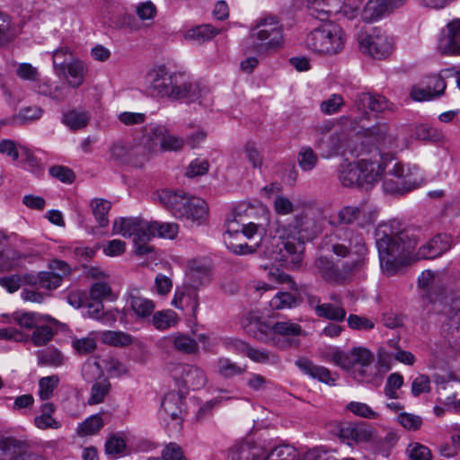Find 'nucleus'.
I'll list each match as a JSON object with an SVG mask.
<instances>
[{
	"mask_svg": "<svg viewBox=\"0 0 460 460\" xmlns=\"http://www.w3.org/2000/svg\"><path fill=\"white\" fill-rule=\"evenodd\" d=\"M377 217L375 209L365 203L358 206H346L341 208L336 215L330 217L329 224L332 226L350 225L356 223L360 227L374 224Z\"/></svg>",
	"mask_w": 460,
	"mask_h": 460,
	"instance_id": "obj_9",
	"label": "nucleus"
},
{
	"mask_svg": "<svg viewBox=\"0 0 460 460\" xmlns=\"http://www.w3.org/2000/svg\"><path fill=\"white\" fill-rule=\"evenodd\" d=\"M162 411L175 420H181L185 412L184 397L179 393H168L162 402Z\"/></svg>",
	"mask_w": 460,
	"mask_h": 460,
	"instance_id": "obj_26",
	"label": "nucleus"
},
{
	"mask_svg": "<svg viewBox=\"0 0 460 460\" xmlns=\"http://www.w3.org/2000/svg\"><path fill=\"white\" fill-rule=\"evenodd\" d=\"M367 137L375 141L379 148H391L395 145L396 138L389 133L386 124H377L367 129Z\"/></svg>",
	"mask_w": 460,
	"mask_h": 460,
	"instance_id": "obj_34",
	"label": "nucleus"
},
{
	"mask_svg": "<svg viewBox=\"0 0 460 460\" xmlns=\"http://www.w3.org/2000/svg\"><path fill=\"white\" fill-rule=\"evenodd\" d=\"M295 364L304 374L329 385H334L338 378V376L332 375L328 368L315 365L307 358H299Z\"/></svg>",
	"mask_w": 460,
	"mask_h": 460,
	"instance_id": "obj_21",
	"label": "nucleus"
},
{
	"mask_svg": "<svg viewBox=\"0 0 460 460\" xmlns=\"http://www.w3.org/2000/svg\"><path fill=\"white\" fill-rule=\"evenodd\" d=\"M102 340L104 343L111 346L125 347L132 343L131 335L123 332L106 331L102 334Z\"/></svg>",
	"mask_w": 460,
	"mask_h": 460,
	"instance_id": "obj_56",
	"label": "nucleus"
},
{
	"mask_svg": "<svg viewBox=\"0 0 460 460\" xmlns=\"http://www.w3.org/2000/svg\"><path fill=\"white\" fill-rule=\"evenodd\" d=\"M103 425V420L99 414L92 415L78 426L77 434L81 437L94 435Z\"/></svg>",
	"mask_w": 460,
	"mask_h": 460,
	"instance_id": "obj_52",
	"label": "nucleus"
},
{
	"mask_svg": "<svg viewBox=\"0 0 460 460\" xmlns=\"http://www.w3.org/2000/svg\"><path fill=\"white\" fill-rule=\"evenodd\" d=\"M298 300L289 292H278L270 300V307L272 310H283L296 306Z\"/></svg>",
	"mask_w": 460,
	"mask_h": 460,
	"instance_id": "obj_51",
	"label": "nucleus"
},
{
	"mask_svg": "<svg viewBox=\"0 0 460 460\" xmlns=\"http://www.w3.org/2000/svg\"><path fill=\"white\" fill-rule=\"evenodd\" d=\"M363 260L357 259L350 262L344 263L341 267L335 264L327 257H319L314 261V268L323 279L331 284H344L348 281L352 273L362 267Z\"/></svg>",
	"mask_w": 460,
	"mask_h": 460,
	"instance_id": "obj_7",
	"label": "nucleus"
},
{
	"mask_svg": "<svg viewBox=\"0 0 460 460\" xmlns=\"http://www.w3.org/2000/svg\"><path fill=\"white\" fill-rule=\"evenodd\" d=\"M148 221L140 217H119L113 222L112 233L125 238L134 237V243L147 241Z\"/></svg>",
	"mask_w": 460,
	"mask_h": 460,
	"instance_id": "obj_14",
	"label": "nucleus"
},
{
	"mask_svg": "<svg viewBox=\"0 0 460 460\" xmlns=\"http://www.w3.org/2000/svg\"><path fill=\"white\" fill-rule=\"evenodd\" d=\"M111 155L114 159L129 162L133 156H141L140 148L134 147L130 150L121 143L114 144L111 148Z\"/></svg>",
	"mask_w": 460,
	"mask_h": 460,
	"instance_id": "obj_61",
	"label": "nucleus"
},
{
	"mask_svg": "<svg viewBox=\"0 0 460 460\" xmlns=\"http://www.w3.org/2000/svg\"><path fill=\"white\" fill-rule=\"evenodd\" d=\"M318 317L325 318L330 321L342 322L346 318V310L342 306L335 305L331 303H324L319 308Z\"/></svg>",
	"mask_w": 460,
	"mask_h": 460,
	"instance_id": "obj_54",
	"label": "nucleus"
},
{
	"mask_svg": "<svg viewBox=\"0 0 460 460\" xmlns=\"http://www.w3.org/2000/svg\"><path fill=\"white\" fill-rule=\"evenodd\" d=\"M158 199L161 204L189 227L199 226L208 219V204L200 198L188 196L181 190H164L158 193Z\"/></svg>",
	"mask_w": 460,
	"mask_h": 460,
	"instance_id": "obj_4",
	"label": "nucleus"
},
{
	"mask_svg": "<svg viewBox=\"0 0 460 460\" xmlns=\"http://www.w3.org/2000/svg\"><path fill=\"white\" fill-rule=\"evenodd\" d=\"M349 233L350 234L349 246L343 243H334L332 246V252L337 256L344 258L352 251L359 257L358 259H362L364 261L367 250L363 236L351 231H349Z\"/></svg>",
	"mask_w": 460,
	"mask_h": 460,
	"instance_id": "obj_23",
	"label": "nucleus"
},
{
	"mask_svg": "<svg viewBox=\"0 0 460 460\" xmlns=\"http://www.w3.org/2000/svg\"><path fill=\"white\" fill-rule=\"evenodd\" d=\"M26 255L11 248L0 251V271H11L23 267Z\"/></svg>",
	"mask_w": 460,
	"mask_h": 460,
	"instance_id": "obj_35",
	"label": "nucleus"
},
{
	"mask_svg": "<svg viewBox=\"0 0 460 460\" xmlns=\"http://www.w3.org/2000/svg\"><path fill=\"white\" fill-rule=\"evenodd\" d=\"M353 376L359 382L370 383L377 376V368L373 365L375 356L365 347H355L351 349Z\"/></svg>",
	"mask_w": 460,
	"mask_h": 460,
	"instance_id": "obj_11",
	"label": "nucleus"
},
{
	"mask_svg": "<svg viewBox=\"0 0 460 460\" xmlns=\"http://www.w3.org/2000/svg\"><path fill=\"white\" fill-rule=\"evenodd\" d=\"M152 323L155 328L159 331L167 330L177 324V314L171 309L157 311L153 314Z\"/></svg>",
	"mask_w": 460,
	"mask_h": 460,
	"instance_id": "obj_47",
	"label": "nucleus"
},
{
	"mask_svg": "<svg viewBox=\"0 0 460 460\" xmlns=\"http://www.w3.org/2000/svg\"><path fill=\"white\" fill-rule=\"evenodd\" d=\"M438 49L442 54H460V19H455L447 26V31H443Z\"/></svg>",
	"mask_w": 460,
	"mask_h": 460,
	"instance_id": "obj_18",
	"label": "nucleus"
},
{
	"mask_svg": "<svg viewBox=\"0 0 460 460\" xmlns=\"http://www.w3.org/2000/svg\"><path fill=\"white\" fill-rule=\"evenodd\" d=\"M389 12L391 10L382 0H368L361 13V18L366 22H373Z\"/></svg>",
	"mask_w": 460,
	"mask_h": 460,
	"instance_id": "obj_41",
	"label": "nucleus"
},
{
	"mask_svg": "<svg viewBox=\"0 0 460 460\" xmlns=\"http://www.w3.org/2000/svg\"><path fill=\"white\" fill-rule=\"evenodd\" d=\"M220 32L221 30L216 29L210 24H201L188 30L184 37L188 40L202 44L212 40Z\"/></svg>",
	"mask_w": 460,
	"mask_h": 460,
	"instance_id": "obj_37",
	"label": "nucleus"
},
{
	"mask_svg": "<svg viewBox=\"0 0 460 460\" xmlns=\"http://www.w3.org/2000/svg\"><path fill=\"white\" fill-rule=\"evenodd\" d=\"M89 119L90 116L87 112L72 110L63 114L61 121L69 129L75 131L85 128Z\"/></svg>",
	"mask_w": 460,
	"mask_h": 460,
	"instance_id": "obj_42",
	"label": "nucleus"
},
{
	"mask_svg": "<svg viewBox=\"0 0 460 460\" xmlns=\"http://www.w3.org/2000/svg\"><path fill=\"white\" fill-rule=\"evenodd\" d=\"M178 231L179 226L175 223L148 221L147 241L155 236L173 239L177 235Z\"/></svg>",
	"mask_w": 460,
	"mask_h": 460,
	"instance_id": "obj_38",
	"label": "nucleus"
},
{
	"mask_svg": "<svg viewBox=\"0 0 460 460\" xmlns=\"http://www.w3.org/2000/svg\"><path fill=\"white\" fill-rule=\"evenodd\" d=\"M382 272L387 276L398 274L412 261L417 245L414 231L402 227L396 220L381 224L375 232Z\"/></svg>",
	"mask_w": 460,
	"mask_h": 460,
	"instance_id": "obj_1",
	"label": "nucleus"
},
{
	"mask_svg": "<svg viewBox=\"0 0 460 460\" xmlns=\"http://www.w3.org/2000/svg\"><path fill=\"white\" fill-rule=\"evenodd\" d=\"M185 144V140L170 133L166 128V132L161 137L160 148L163 151H179Z\"/></svg>",
	"mask_w": 460,
	"mask_h": 460,
	"instance_id": "obj_62",
	"label": "nucleus"
},
{
	"mask_svg": "<svg viewBox=\"0 0 460 460\" xmlns=\"http://www.w3.org/2000/svg\"><path fill=\"white\" fill-rule=\"evenodd\" d=\"M64 70V73L58 76L64 78L67 84L74 89L79 88L84 84V77L88 72L85 64L77 58L70 61Z\"/></svg>",
	"mask_w": 460,
	"mask_h": 460,
	"instance_id": "obj_24",
	"label": "nucleus"
},
{
	"mask_svg": "<svg viewBox=\"0 0 460 460\" xmlns=\"http://www.w3.org/2000/svg\"><path fill=\"white\" fill-rule=\"evenodd\" d=\"M296 161L302 171L311 172L316 167L319 158L311 146H303L297 153Z\"/></svg>",
	"mask_w": 460,
	"mask_h": 460,
	"instance_id": "obj_45",
	"label": "nucleus"
},
{
	"mask_svg": "<svg viewBox=\"0 0 460 460\" xmlns=\"http://www.w3.org/2000/svg\"><path fill=\"white\" fill-rule=\"evenodd\" d=\"M147 90L153 96H167L189 102L199 101L208 94V90L192 81L186 73H169L164 66L151 69L146 77Z\"/></svg>",
	"mask_w": 460,
	"mask_h": 460,
	"instance_id": "obj_2",
	"label": "nucleus"
},
{
	"mask_svg": "<svg viewBox=\"0 0 460 460\" xmlns=\"http://www.w3.org/2000/svg\"><path fill=\"white\" fill-rule=\"evenodd\" d=\"M13 321L22 328L33 330L37 324L43 321H50L49 316H42L36 313L15 312L12 315Z\"/></svg>",
	"mask_w": 460,
	"mask_h": 460,
	"instance_id": "obj_44",
	"label": "nucleus"
},
{
	"mask_svg": "<svg viewBox=\"0 0 460 460\" xmlns=\"http://www.w3.org/2000/svg\"><path fill=\"white\" fill-rule=\"evenodd\" d=\"M250 40H257L260 47L276 48L283 41V30L275 16L260 18L250 31Z\"/></svg>",
	"mask_w": 460,
	"mask_h": 460,
	"instance_id": "obj_8",
	"label": "nucleus"
},
{
	"mask_svg": "<svg viewBox=\"0 0 460 460\" xmlns=\"http://www.w3.org/2000/svg\"><path fill=\"white\" fill-rule=\"evenodd\" d=\"M354 108L363 117L369 112H383L392 110L393 104L383 95L369 92L357 93L353 98Z\"/></svg>",
	"mask_w": 460,
	"mask_h": 460,
	"instance_id": "obj_16",
	"label": "nucleus"
},
{
	"mask_svg": "<svg viewBox=\"0 0 460 460\" xmlns=\"http://www.w3.org/2000/svg\"><path fill=\"white\" fill-rule=\"evenodd\" d=\"M273 335H279L283 337H295L302 332V327L290 321H279L272 324Z\"/></svg>",
	"mask_w": 460,
	"mask_h": 460,
	"instance_id": "obj_53",
	"label": "nucleus"
},
{
	"mask_svg": "<svg viewBox=\"0 0 460 460\" xmlns=\"http://www.w3.org/2000/svg\"><path fill=\"white\" fill-rule=\"evenodd\" d=\"M247 332L251 333L256 340L269 343L273 341L272 325L256 320L247 326Z\"/></svg>",
	"mask_w": 460,
	"mask_h": 460,
	"instance_id": "obj_46",
	"label": "nucleus"
},
{
	"mask_svg": "<svg viewBox=\"0 0 460 460\" xmlns=\"http://www.w3.org/2000/svg\"><path fill=\"white\" fill-rule=\"evenodd\" d=\"M169 371L178 384L194 390L204 386L207 382L204 371L194 365L173 363L169 366Z\"/></svg>",
	"mask_w": 460,
	"mask_h": 460,
	"instance_id": "obj_13",
	"label": "nucleus"
},
{
	"mask_svg": "<svg viewBox=\"0 0 460 460\" xmlns=\"http://www.w3.org/2000/svg\"><path fill=\"white\" fill-rule=\"evenodd\" d=\"M452 75L454 68L441 70L438 75L429 76L426 85H413L410 96L416 102L430 101L441 96L447 87L445 80Z\"/></svg>",
	"mask_w": 460,
	"mask_h": 460,
	"instance_id": "obj_10",
	"label": "nucleus"
},
{
	"mask_svg": "<svg viewBox=\"0 0 460 460\" xmlns=\"http://www.w3.org/2000/svg\"><path fill=\"white\" fill-rule=\"evenodd\" d=\"M59 384V377L57 375L41 377L39 381V396L42 401L49 400L54 390Z\"/></svg>",
	"mask_w": 460,
	"mask_h": 460,
	"instance_id": "obj_57",
	"label": "nucleus"
},
{
	"mask_svg": "<svg viewBox=\"0 0 460 460\" xmlns=\"http://www.w3.org/2000/svg\"><path fill=\"white\" fill-rule=\"evenodd\" d=\"M344 32L335 23H326L315 28L306 35L305 47L321 56H332L341 52L344 47Z\"/></svg>",
	"mask_w": 460,
	"mask_h": 460,
	"instance_id": "obj_5",
	"label": "nucleus"
},
{
	"mask_svg": "<svg viewBox=\"0 0 460 460\" xmlns=\"http://www.w3.org/2000/svg\"><path fill=\"white\" fill-rule=\"evenodd\" d=\"M441 333L448 342L460 345V309L450 311L441 326Z\"/></svg>",
	"mask_w": 460,
	"mask_h": 460,
	"instance_id": "obj_25",
	"label": "nucleus"
},
{
	"mask_svg": "<svg viewBox=\"0 0 460 460\" xmlns=\"http://www.w3.org/2000/svg\"><path fill=\"white\" fill-rule=\"evenodd\" d=\"M29 447L25 442L13 438L0 439V460L23 458Z\"/></svg>",
	"mask_w": 460,
	"mask_h": 460,
	"instance_id": "obj_28",
	"label": "nucleus"
},
{
	"mask_svg": "<svg viewBox=\"0 0 460 460\" xmlns=\"http://www.w3.org/2000/svg\"><path fill=\"white\" fill-rule=\"evenodd\" d=\"M166 132V127L157 123H150L143 128V135L140 138L141 158L134 163L136 166H141L149 159V155L155 152L160 145L161 137Z\"/></svg>",
	"mask_w": 460,
	"mask_h": 460,
	"instance_id": "obj_15",
	"label": "nucleus"
},
{
	"mask_svg": "<svg viewBox=\"0 0 460 460\" xmlns=\"http://www.w3.org/2000/svg\"><path fill=\"white\" fill-rule=\"evenodd\" d=\"M321 230L316 211L312 208L296 215L288 226H279L276 233L286 252L283 257L287 260L289 257L293 267H298L303 259L305 242L315 238Z\"/></svg>",
	"mask_w": 460,
	"mask_h": 460,
	"instance_id": "obj_3",
	"label": "nucleus"
},
{
	"mask_svg": "<svg viewBox=\"0 0 460 460\" xmlns=\"http://www.w3.org/2000/svg\"><path fill=\"white\" fill-rule=\"evenodd\" d=\"M75 59L73 53L67 47H61L53 52V66L57 75H61L64 73L65 67L70 61Z\"/></svg>",
	"mask_w": 460,
	"mask_h": 460,
	"instance_id": "obj_50",
	"label": "nucleus"
},
{
	"mask_svg": "<svg viewBox=\"0 0 460 460\" xmlns=\"http://www.w3.org/2000/svg\"><path fill=\"white\" fill-rule=\"evenodd\" d=\"M360 51L375 59H385L394 50V39L381 28L375 27L370 33H359Z\"/></svg>",
	"mask_w": 460,
	"mask_h": 460,
	"instance_id": "obj_6",
	"label": "nucleus"
},
{
	"mask_svg": "<svg viewBox=\"0 0 460 460\" xmlns=\"http://www.w3.org/2000/svg\"><path fill=\"white\" fill-rule=\"evenodd\" d=\"M127 304L137 319H149L154 314L155 304L135 290L128 295Z\"/></svg>",
	"mask_w": 460,
	"mask_h": 460,
	"instance_id": "obj_22",
	"label": "nucleus"
},
{
	"mask_svg": "<svg viewBox=\"0 0 460 460\" xmlns=\"http://www.w3.org/2000/svg\"><path fill=\"white\" fill-rule=\"evenodd\" d=\"M339 436L343 442L351 445L352 442L358 443L368 440L371 434L362 427L345 424L340 428Z\"/></svg>",
	"mask_w": 460,
	"mask_h": 460,
	"instance_id": "obj_36",
	"label": "nucleus"
},
{
	"mask_svg": "<svg viewBox=\"0 0 460 460\" xmlns=\"http://www.w3.org/2000/svg\"><path fill=\"white\" fill-rule=\"evenodd\" d=\"M403 385V376L400 373H392L388 376L384 388L386 397L391 399L400 398L398 390Z\"/></svg>",
	"mask_w": 460,
	"mask_h": 460,
	"instance_id": "obj_58",
	"label": "nucleus"
},
{
	"mask_svg": "<svg viewBox=\"0 0 460 460\" xmlns=\"http://www.w3.org/2000/svg\"><path fill=\"white\" fill-rule=\"evenodd\" d=\"M174 349L184 354H196L199 351L198 341L185 333L177 332L167 338Z\"/></svg>",
	"mask_w": 460,
	"mask_h": 460,
	"instance_id": "obj_39",
	"label": "nucleus"
},
{
	"mask_svg": "<svg viewBox=\"0 0 460 460\" xmlns=\"http://www.w3.org/2000/svg\"><path fill=\"white\" fill-rule=\"evenodd\" d=\"M38 365L58 367L64 364V356L56 348L49 347L36 351Z\"/></svg>",
	"mask_w": 460,
	"mask_h": 460,
	"instance_id": "obj_40",
	"label": "nucleus"
},
{
	"mask_svg": "<svg viewBox=\"0 0 460 460\" xmlns=\"http://www.w3.org/2000/svg\"><path fill=\"white\" fill-rule=\"evenodd\" d=\"M54 336L53 329L43 323L37 324L33 329L31 340L35 346L40 347L49 342Z\"/></svg>",
	"mask_w": 460,
	"mask_h": 460,
	"instance_id": "obj_55",
	"label": "nucleus"
},
{
	"mask_svg": "<svg viewBox=\"0 0 460 460\" xmlns=\"http://www.w3.org/2000/svg\"><path fill=\"white\" fill-rule=\"evenodd\" d=\"M263 456V447L246 442L234 446L228 453L227 460H261Z\"/></svg>",
	"mask_w": 460,
	"mask_h": 460,
	"instance_id": "obj_27",
	"label": "nucleus"
},
{
	"mask_svg": "<svg viewBox=\"0 0 460 460\" xmlns=\"http://www.w3.org/2000/svg\"><path fill=\"white\" fill-rule=\"evenodd\" d=\"M172 305L181 310L188 309L195 314L199 309V295L197 288L189 285L177 287Z\"/></svg>",
	"mask_w": 460,
	"mask_h": 460,
	"instance_id": "obj_20",
	"label": "nucleus"
},
{
	"mask_svg": "<svg viewBox=\"0 0 460 460\" xmlns=\"http://www.w3.org/2000/svg\"><path fill=\"white\" fill-rule=\"evenodd\" d=\"M299 453L292 446L280 445L270 449L269 452L264 450V456L261 460H298Z\"/></svg>",
	"mask_w": 460,
	"mask_h": 460,
	"instance_id": "obj_43",
	"label": "nucleus"
},
{
	"mask_svg": "<svg viewBox=\"0 0 460 460\" xmlns=\"http://www.w3.org/2000/svg\"><path fill=\"white\" fill-rule=\"evenodd\" d=\"M218 373L225 378L240 376L245 372V367L238 366L227 358H220L217 361Z\"/></svg>",
	"mask_w": 460,
	"mask_h": 460,
	"instance_id": "obj_59",
	"label": "nucleus"
},
{
	"mask_svg": "<svg viewBox=\"0 0 460 460\" xmlns=\"http://www.w3.org/2000/svg\"><path fill=\"white\" fill-rule=\"evenodd\" d=\"M351 350L349 352H345L339 349H332L327 355V360L332 361L336 366L341 367L344 369L352 368V361H351Z\"/></svg>",
	"mask_w": 460,
	"mask_h": 460,
	"instance_id": "obj_63",
	"label": "nucleus"
},
{
	"mask_svg": "<svg viewBox=\"0 0 460 460\" xmlns=\"http://www.w3.org/2000/svg\"><path fill=\"white\" fill-rule=\"evenodd\" d=\"M31 89L35 93L57 102H62L67 96V89L64 84H53L49 80H39L37 83L33 84Z\"/></svg>",
	"mask_w": 460,
	"mask_h": 460,
	"instance_id": "obj_33",
	"label": "nucleus"
},
{
	"mask_svg": "<svg viewBox=\"0 0 460 460\" xmlns=\"http://www.w3.org/2000/svg\"><path fill=\"white\" fill-rule=\"evenodd\" d=\"M251 360L260 364H277L279 357L267 349H260L250 347L247 355Z\"/></svg>",
	"mask_w": 460,
	"mask_h": 460,
	"instance_id": "obj_60",
	"label": "nucleus"
},
{
	"mask_svg": "<svg viewBox=\"0 0 460 460\" xmlns=\"http://www.w3.org/2000/svg\"><path fill=\"white\" fill-rule=\"evenodd\" d=\"M305 2L310 15L320 21H325L338 13L337 0H305Z\"/></svg>",
	"mask_w": 460,
	"mask_h": 460,
	"instance_id": "obj_29",
	"label": "nucleus"
},
{
	"mask_svg": "<svg viewBox=\"0 0 460 460\" xmlns=\"http://www.w3.org/2000/svg\"><path fill=\"white\" fill-rule=\"evenodd\" d=\"M406 453L411 460H431V452L424 445L420 443H411Z\"/></svg>",
	"mask_w": 460,
	"mask_h": 460,
	"instance_id": "obj_64",
	"label": "nucleus"
},
{
	"mask_svg": "<svg viewBox=\"0 0 460 460\" xmlns=\"http://www.w3.org/2000/svg\"><path fill=\"white\" fill-rule=\"evenodd\" d=\"M450 247V236L445 234H440L431 238L425 244L421 245L415 255V259H435L447 252Z\"/></svg>",
	"mask_w": 460,
	"mask_h": 460,
	"instance_id": "obj_19",
	"label": "nucleus"
},
{
	"mask_svg": "<svg viewBox=\"0 0 460 460\" xmlns=\"http://www.w3.org/2000/svg\"><path fill=\"white\" fill-rule=\"evenodd\" d=\"M359 174L360 172L357 169L356 164L350 163L347 159L343 160L337 169L338 180L346 188H360Z\"/></svg>",
	"mask_w": 460,
	"mask_h": 460,
	"instance_id": "obj_30",
	"label": "nucleus"
},
{
	"mask_svg": "<svg viewBox=\"0 0 460 460\" xmlns=\"http://www.w3.org/2000/svg\"><path fill=\"white\" fill-rule=\"evenodd\" d=\"M378 160L360 159L356 164L357 169L360 172V188H369L376 183L384 173L387 162L393 160V156L378 153Z\"/></svg>",
	"mask_w": 460,
	"mask_h": 460,
	"instance_id": "obj_12",
	"label": "nucleus"
},
{
	"mask_svg": "<svg viewBox=\"0 0 460 460\" xmlns=\"http://www.w3.org/2000/svg\"><path fill=\"white\" fill-rule=\"evenodd\" d=\"M110 390L111 383L108 378L102 377L96 380L91 388L88 404L94 405L102 402Z\"/></svg>",
	"mask_w": 460,
	"mask_h": 460,
	"instance_id": "obj_48",
	"label": "nucleus"
},
{
	"mask_svg": "<svg viewBox=\"0 0 460 460\" xmlns=\"http://www.w3.org/2000/svg\"><path fill=\"white\" fill-rule=\"evenodd\" d=\"M345 137L341 131H333L329 136L328 138L319 137L315 141V146L322 150L323 157H332L337 155L342 146V142Z\"/></svg>",
	"mask_w": 460,
	"mask_h": 460,
	"instance_id": "obj_31",
	"label": "nucleus"
},
{
	"mask_svg": "<svg viewBox=\"0 0 460 460\" xmlns=\"http://www.w3.org/2000/svg\"><path fill=\"white\" fill-rule=\"evenodd\" d=\"M420 168L417 165L395 163L388 171V175L401 181L404 190L408 191L419 187L422 183V178L419 175Z\"/></svg>",
	"mask_w": 460,
	"mask_h": 460,
	"instance_id": "obj_17",
	"label": "nucleus"
},
{
	"mask_svg": "<svg viewBox=\"0 0 460 460\" xmlns=\"http://www.w3.org/2000/svg\"><path fill=\"white\" fill-rule=\"evenodd\" d=\"M189 286L199 288L210 282V271L208 267L197 261L190 262L186 272Z\"/></svg>",
	"mask_w": 460,
	"mask_h": 460,
	"instance_id": "obj_32",
	"label": "nucleus"
},
{
	"mask_svg": "<svg viewBox=\"0 0 460 460\" xmlns=\"http://www.w3.org/2000/svg\"><path fill=\"white\" fill-rule=\"evenodd\" d=\"M93 214L101 227L108 226V213L111 210V204L104 199H94L91 201Z\"/></svg>",
	"mask_w": 460,
	"mask_h": 460,
	"instance_id": "obj_49",
	"label": "nucleus"
}]
</instances>
